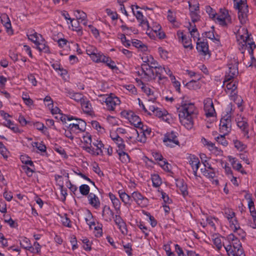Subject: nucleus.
Masks as SVG:
<instances>
[{
	"mask_svg": "<svg viewBox=\"0 0 256 256\" xmlns=\"http://www.w3.org/2000/svg\"><path fill=\"white\" fill-rule=\"evenodd\" d=\"M62 224L68 228H71L72 224L70 219L67 216L66 214H65L64 216L62 217L61 220Z\"/></svg>",
	"mask_w": 256,
	"mask_h": 256,
	"instance_id": "nucleus-57",
	"label": "nucleus"
},
{
	"mask_svg": "<svg viewBox=\"0 0 256 256\" xmlns=\"http://www.w3.org/2000/svg\"><path fill=\"white\" fill-rule=\"evenodd\" d=\"M238 62L237 58L231 59L228 64V70L225 76V82L234 79L238 74Z\"/></svg>",
	"mask_w": 256,
	"mask_h": 256,
	"instance_id": "nucleus-8",
	"label": "nucleus"
},
{
	"mask_svg": "<svg viewBox=\"0 0 256 256\" xmlns=\"http://www.w3.org/2000/svg\"><path fill=\"white\" fill-rule=\"evenodd\" d=\"M204 110L206 117H211L216 113L212 99L206 98L204 100Z\"/></svg>",
	"mask_w": 256,
	"mask_h": 256,
	"instance_id": "nucleus-17",
	"label": "nucleus"
},
{
	"mask_svg": "<svg viewBox=\"0 0 256 256\" xmlns=\"http://www.w3.org/2000/svg\"><path fill=\"white\" fill-rule=\"evenodd\" d=\"M132 198L141 207H146L148 204V199L138 191L133 192L132 194Z\"/></svg>",
	"mask_w": 256,
	"mask_h": 256,
	"instance_id": "nucleus-15",
	"label": "nucleus"
},
{
	"mask_svg": "<svg viewBox=\"0 0 256 256\" xmlns=\"http://www.w3.org/2000/svg\"><path fill=\"white\" fill-rule=\"evenodd\" d=\"M206 10L207 14L209 15L210 17L213 20H215L216 16L217 15L216 12L212 8L209 6L206 7Z\"/></svg>",
	"mask_w": 256,
	"mask_h": 256,
	"instance_id": "nucleus-51",
	"label": "nucleus"
},
{
	"mask_svg": "<svg viewBox=\"0 0 256 256\" xmlns=\"http://www.w3.org/2000/svg\"><path fill=\"white\" fill-rule=\"evenodd\" d=\"M32 146L34 147H36L37 149L42 152L41 155H47L46 146L43 144L42 142H34L32 144Z\"/></svg>",
	"mask_w": 256,
	"mask_h": 256,
	"instance_id": "nucleus-32",
	"label": "nucleus"
},
{
	"mask_svg": "<svg viewBox=\"0 0 256 256\" xmlns=\"http://www.w3.org/2000/svg\"><path fill=\"white\" fill-rule=\"evenodd\" d=\"M110 137L113 142L117 145L118 150H124L126 148V145L124 143V141L119 135H118L116 133H111L110 134Z\"/></svg>",
	"mask_w": 256,
	"mask_h": 256,
	"instance_id": "nucleus-22",
	"label": "nucleus"
},
{
	"mask_svg": "<svg viewBox=\"0 0 256 256\" xmlns=\"http://www.w3.org/2000/svg\"><path fill=\"white\" fill-rule=\"evenodd\" d=\"M80 20H74L73 22H72V24H72V26L73 28L72 29L74 30H76L77 32H78L79 33V34H82V28L80 26H78V23H80Z\"/></svg>",
	"mask_w": 256,
	"mask_h": 256,
	"instance_id": "nucleus-55",
	"label": "nucleus"
},
{
	"mask_svg": "<svg viewBox=\"0 0 256 256\" xmlns=\"http://www.w3.org/2000/svg\"><path fill=\"white\" fill-rule=\"evenodd\" d=\"M22 98L26 105L29 106L33 105V100L30 98L29 96H28V94H23Z\"/></svg>",
	"mask_w": 256,
	"mask_h": 256,
	"instance_id": "nucleus-58",
	"label": "nucleus"
},
{
	"mask_svg": "<svg viewBox=\"0 0 256 256\" xmlns=\"http://www.w3.org/2000/svg\"><path fill=\"white\" fill-rule=\"evenodd\" d=\"M232 110L231 108H228L220 121V131L224 134H228L232 129Z\"/></svg>",
	"mask_w": 256,
	"mask_h": 256,
	"instance_id": "nucleus-6",
	"label": "nucleus"
},
{
	"mask_svg": "<svg viewBox=\"0 0 256 256\" xmlns=\"http://www.w3.org/2000/svg\"><path fill=\"white\" fill-rule=\"evenodd\" d=\"M214 20L220 25L226 26L231 23V18L228 10L225 8H221Z\"/></svg>",
	"mask_w": 256,
	"mask_h": 256,
	"instance_id": "nucleus-11",
	"label": "nucleus"
},
{
	"mask_svg": "<svg viewBox=\"0 0 256 256\" xmlns=\"http://www.w3.org/2000/svg\"><path fill=\"white\" fill-rule=\"evenodd\" d=\"M177 36L179 39V40H181L185 48H188L190 50L193 48V46L192 44V40L188 36H186L184 34L182 31L179 30L177 32Z\"/></svg>",
	"mask_w": 256,
	"mask_h": 256,
	"instance_id": "nucleus-18",
	"label": "nucleus"
},
{
	"mask_svg": "<svg viewBox=\"0 0 256 256\" xmlns=\"http://www.w3.org/2000/svg\"><path fill=\"white\" fill-rule=\"evenodd\" d=\"M196 48L200 54L203 56L208 54V56H210V52L206 39L203 38L202 40H200V41L196 42Z\"/></svg>",
	"mask_w": 256,
	"mask_h": 256,
	"instance_id": "nucleus-16",
	"label": "nucleus"
},
{
	"mask_svg": "<svg viewBox=\"0 0 256 256\" xmlns=\"http://www.w3.org/2000/svg\"><path fill=\"white\" fill-rule=\"evenodd\" d=\"M92 127L96 130L99 132L103 134L105 132L104 128L101 126L100 123L96 120H92Z\"/></svg>",
	"mask_w": 256,
	"mask_h": 256,
	"instance_id": "nucleus-46",
	"label": "nucleus"
},
{
	"mask_svg": "<svg viewBox=\"0 0 256 256\" xmlns=\"http://www.w3.org/2000/svg\"><path fill=\"white\" fill-rule=\"evenodd\" d=\"M188 162L192 168H199L200 162L198 158L194 155L190 154L188 158Z\"/></svg>",
	"mask_w": 256,
	"mask_h": 256,
	"instance_id": "nucleus-30",
	"label": "nucleus"
},
{
	"mask_svg": "<svg viewBox=\"0 0 256 256\" xmlns=\"http://www.w3.org/2000/svg\"><path fill=\"white\" fill-rule=\"evenodd\" d=\"M66 128H67L66 129L64 130V136L66 138H70V140H73L74 139L75 134H74L72 130V129L69 126H66Z\"/></svg>",
	"mask_w": 256,
	"mask_h": 256,
	"instance_id": "nucleus-53",
	"label": "nucleus"
},
{
	"mask_svg": "<svg viewBox=\"0 0 256 256\" xmlns=\"http://www.w3.org/2000/svg\"><path fill=\"white\" fill-rule=\"evenodd\" d=\"M85 220L90 229L92 228V226H95L96 224L94 220L93 216L91 212H88V216L85 218Z\"/></svg>",
	"mask_w": 256,
	"mask_h": 256,
	"instance_id": "nucleus-48",
	"label": "nucleus"
},
{
	"mask_svg": "<svg viewBox=\"0 0 256 256\" xmlns=\"http://www.w3.org/2000/svg\"><path fill=\"white\" fill-rule=\"evenodd\" d=\"M106 56L102 52H98V50L96 52H95L94 54H93L90 58L94 62L100 63L102 62L104 60Z\"/></svg>",
	"mask_w": 256,
	"mask_h": 256,
	"instance_id": "nucleus-29",
	"label": "nucleus"
},
{
	"mask_svg": "<svg viewBox=\"0 0 256 256\" xmlns=\"http://www.w3.org/2000/svg\"><path fill=\"white\" fill-rule=\"evenodd\" d=\"M108 196L112 201V206L114 207L116 213L120 212V200L116 196L110 192L108 194Z\"/></svg>",
	"mask_w": 256,
	"mask_h": 256,
	"instance_id": "nucleus-28",
	"label": "nucleus"
},
{
	"mask_svg": "<svg viewBox=\"0 0 256 256\" xmlns=\"http://www.w3.org/2000/svg\"><path fill=\"white\" fill-rule=\"evenodd\" d=\"M238 81L234 80V78L230 80L225 82V78L223 82V87H225L224 91L228 94L232 99L234 100L238 94Z\"/></svg>",
	"mask_w": 256,
	"mask_h": 256,
	"instance_id": "nucleus-9",
	"label": "nucleus"
},
{
	"mask_svg": "<svg viewBox=\"0 0 256 256\" xmlns=\"http://www.w3.org/2000/svg\"><path fill=\"white\" fill-rule=\"evenodd\" d=\"M234 232H236L242 238H244L246 236L244 231L242 229L240 226H238L236 228L233 229Z\"/></svg>",
	"mask_w": 256,
	"mask_h": 256,
	"instance_id": "nucleus-61",
	"label": "nucleus"
},
{
	"mask_svg": "<svg viewBox=\"0 0 256 256\" xmlns=\"http://www.w3.org/2000/svg\"><path fill=\"white\" fill-rule=\"evenodd\" d=\"M164 72V71L162 70V68H158L154 73V78L158 77V82L159 84L162 86H165L168 82V78L163 73Z\"/></svg>",
	"mask_w": 256,
	"mask_h": 256,
	"instance_id": "nucleus-20",
	"label": "nucleus"
},
{
	"mask_svg": "<svg viewBox=\"0 0 256 256\" xmlns=\"http://www.w3.org/2000/svg\"><path fill=\"white\" fill-rule=\"evenodd\" d=\"M1 22L4 26L6 28V32L9 35H12L14 34L12 28L10 20L8 16L6 14H3L0 16Z\"/></svg>",
	"mask_w": 256,
	"mask_h": 256,
	"instance_id": "nucleus-19",
	"label": "nucleus"
},
{
	"mask_svg": "<svg viewBox=\"0 0 256 256\" xmlns=\"http://www.w3.org/2000/svg\"><path fill=\"white\" fill-rule=\"evenodd\" d=\"M177 186L180 188L182 194L184 196H186L188 194V192L187 190V186L186 184H184V182L182 180H180L178 182V183L177 184Z\"/></svg>",
	"mask_w": 256,
	"mask_h": 256,
	"instance_id": "nucleus-37",
	"label": "nucleus"
},
{
	"mask_svg": "<svg viewBox=\"0 0 256 256\" xmlns=\"http://www.w3.org/2000/svg\"><path fill=\"white\" fill-rule=\"evenodd\" d=\"M229 159L234 169L239 170L242 168V166L240 163L236 162V158L230 157Z\"/></svg>",
	"mask_w": 256,
	"mask_h": 256,
	"instance_id": "nucleus-56",
	"label": "nucleus"
},
{
	"mask_svg": "<svg viewBox=\"0 0 256 256\" xmlns=\"http://www.w3.org/2000/svg\"><path fill=\"white\" fill-rule=\"evenodd\" d=\"M202 34L204 37L208 38L214 41L217 42H220L219 39L218 38L215 37L213 30L206 32Z\"/></svg>",
	"mask_w": 256,
	"mask_h": 256,
	"instance_id": "nucleus-49",
	"label": "nucleus"
},
{
	"mask_svg": "<svg viewBox=\"0 0 256 256\" xmlns=\"http://www.w3.org/2000/svg\"><path fill=\"white\" fill-rule=\"evenodd\" d=\"M138 226L142 230V232L144 234L145 238L148 237L149 235V230L148 228L144 225V224L142 222H140L138 224Z\"/></svg>",
	"mask_w": 256,
	"mask_h": 256,
	"instance_id": "nucleus-62",
	"label": "nucleus"
},
{
	"mask_svg": "<svg viewBox=\"0 0 256 256\" xmlns=\"http://www.w3.org/2000/svg\"><path fill=\"white\" fill-rule=\"evenodd\" d=\"M206 223L205 222H200V224L203 226L205 227L208 224L212 227L214 230H216V224H218V219L215 217L212 216H206Z\"/></svg>",
	"mask_w": 256,
	"mask_h": 256,
	"instance_id": "nucleus-26",
	"label": "nucleus"
},
{
	"mask_svg": "<svg viewBox=\"0 0 256 256\" xmlns=\"http://www.w3.org/2000/svg\"><path fill=\"white\" fill-rule=\"evenodd\" d=\"M233 143L234 144V146L235 148H236L237 149V150L240 152L243 151L246 148V145H245L242 142L238 140L237 139L234 140Z\"/></svg>",
	"mask_w": 256,
	"mask_h": 256,
	"instance_id": "nucleus-38",
	"label": "nucleus"
},
{
	"mask_svg": "<svg viewBox=\"0 0 256 256\" xmlns=\"http://www.w3.org/2000/svg\"><path fill=\"white\" fill-rule=\"evenodd\" d=\"M126 134V138H128V140H135L136 134H138V131L135 128H132L129 132V133L128 132Z\"/></svg>",
	"mask_w": 256,
	"mask_h": 256,
	"instance_id": "nucleus-42",
	"label": "nucleus"
},
{
	"mask_svg": "<svg viewBox=\"0 0 256 256\" xmlns=\"http://www.w3.org/2000/svg\"><path fill=\"white\" fill-rule=\"evenodd\" d=\"M28 39L34 42L36 48L40 52L46 54L50 53V48L47 42L44 39L42 35L36 32H32V34H28Z\"/></svg>",
	"mask_w": 256,
	"mask_h": 256,
	"instance_id": "nucleus-3",
	"label": "nucleus"
},
{
	"mask_svg": "<svg viewBox=\"0 0 256 256\" xmlns=\"http://www.w3.org/2000/svg\"><path fill=\"white\" fill-rule=\"evenodd\" d=\"M201 142L204 146H207L210 150H213L215 148L214 144L208 141L204 138H202Z\"/></svg>",
	"mask_w": 256,
	"mask_h": 256,
	"instance_id": "nucleus-59",
	"label": "nucleus"
},
{
	"mask_svg": "<svg viewBox=\"0 0 256 256\" xmlns=\"http://www.w3.org/2000/svg\"><path fill=\"white\" fill-rule=\"evenodd\" d=\"M88 203L96 209L100 208V202L99 198L94 193L90 192L88 196Z\"/></svg>",
	"mask_w": 256,
	"mask_h": 256,
	"instance_id": "nucleus-24",
	"label": "nucleus"
},
{
	"mask_svg": "<svg viewBox=\"0 0 256 256\" xmlns=\"http://www.w3.org/2000/svg\"><path fill=\"white\" fill-rule=\"evenodd\" d=\"M21 168L28 177H31L36 170L34 168H30L26 165H22Z\"/></svg>",
	"mask_w": 256,
	"mask_h": 256,
	"instance_id": "nucleus-40",
	"label": "nucleus"
},
{
	"mask_svg": "<svg viewBox=\"0 0 256 256\" xmlns=\"http://www.w3.org/2000/svg\"><path fill=\"white\" fill-rule=\"evenodd\" d=\"M149 110H151L156 116L162 118V120L165 121L167 120V118H165V117H166L168 114V112L166 110H162L160 108L154 106H149Z\"/></svg>",
	"mask_w": 256,
	"mask_h": 256,
	"instance_id": "nucleus-23",
	"label": "nucleus"
},
{
	"mask_svg": "<svg viewBox=\"0 0 256 256\" xmlns=\"http://www.w3.org/2000/svg\"><path fill=\"white\" fill-rule=\"evenodd\" d=\"M79 190L82 196H86L90 194V188L87 184H82L79 188Z\"/></svg>",
	"mask_w": 256,
	"mask_h": 256,
	"instance_id": "nucleus-43",
	"label": "nucleus"
},
{
	"mask_svg": "<svg viewBox=\"0 0 256 256\" xmlns=\"http://www.w3.org/2000/svg\"><path fill=\"white\" fill-rule=\"evenodd\" d=\"M74 14L76 18L79 20H84V19H86L87 18L86 14L83 11L80 10H76Z\"/></svg>",
	"mask_w": 256,
	"mask_h": 256,
	"instance_id": "nucleus-47",
	"label": "nucleus"
},
{
	"mask_svg": "<svg viewBox=\"0 0 256 256\" xmlns=\"http://www.w3.org/2000/svg\"><path fill=\"white\" fill-rule=\"evenodd\" d=\"M168 20L170 22H176V13L169 10L168 12Z\"/></svg>",
	"mask_w": 256,
	"mask_h": 256,
	"instance_id": "nucleus-64",
	"label": "nucleus"
},
{
	"mask_svg": "<svg viewBox=\"0 0 256 256\" xmlns=\"http://www.w3.org/2000/svg\"><path fill=\"white\" fill-rule=\"evenodd\" d=\"M117 152L119 156L120 160L124 164H127L130 161V157L128 154L124 152V150H117Z\"/></svg>",
	"mask_w": 256,
	"mask_h": 256,
	"instance_id": "nucleus-31",
	"label": "nucleus"
},
{
	"mask_svg": "<svg viewBox=\"0 0 256 256\" xmlns=\"http://www.w3.org/2000/svg\"><path fill=\"white\" fill-rule=\"evenodd\" d=\"M31 244L30 240L26 237H22L20 240V244L22 248L26 249Z\"/></svg>",
	"mask_w": 256,
	"mask_h": 256,
	"instance_id": "nucleus-54",
	"label": "nucleus"
},
{
	"mask_svg": "<svg viewBox=\"0 0 256 256\" xmlns=\"http://www.w3.org/2000/svg\"><path fill=\"white\" fill-rule=\"evenodd\" d=\"M151 179L154 187L158 188L160 186L162 183V180L158 174H152L151 176Z\"/></svg>",
	"mask_w": 256,
	"mask_h": 256,
	"instance_id": "nucleus-34",
	"label": "nucleus"
},
{
	"mask_svg": "<svg viewBox=\"0 0 256 256\" xmlns=\"http://www.w3.org/2000/svg\"><path fill=\"white\" fill-rule=\"evenodd\" d=\"M180 123L188 129L193 126V118L198 114L194 104L182 100L180 106L177 108Z\"/></svg>",
	"mask_w": 256,
	"mask_h": 256,
	"instance_id": "nucleus-1",
	"label": "nucleus"
},
{
	"mask_svg": "<svg viewBox=\"0 0 256 256\" xmlns=\"http://www.w3.org/2000/svg\"><path fill=\"white\" fill-rule=\"evenodd\" d=\"M102 63L106 64L112 70L118 69L114 62L108 56H106V58H104V60L103 61Z\"/></svg>",
	"mask_w": 256,
	"mask_h": 256,
	"instance_id": "nucleus-39",
	"label": "nucleus"
},
{
	"mask_svg": "<svg viewBox=\"0 0 256 256\" xmlns=\"http://www.w3.org/2000/svg\"><path fill=\"white\" fill-rule=\"evenodd\" d=\"M178 134L174 131L167 132L164 136L163 142L166 145L170 148L176 145H179L180 142L178 139Z\"/></svg>",
	"mask_w": 256,
	"mask_h": 256,
	"instance_id": "nucleus-12",
	"label": "nucleus"
},
{
	"mask_svg": "<svg viewBox=\"0 0 256 256\" xmlns=\"http://www.w3.org/2000/svg\"><path fill=\"white\" fill-rule=\"evenodd\" d=\"M226 134H220L218 136L215 138L216 140L220 144L222 145L223 146H226L228 144V142L226 139L225 136Z\"/></svg>",
	"mask_w": 256,
	"mask_h": 256,
	"instance_id": "nucleus-44",
	"label": "nucleus"
},
{
	"mask_svg": "<svg viewBox=\"0 0 256 256\" xmlns=\"http://www.w3.org/2000/svg\"><path fill=\"white\" fill-rule=\"evenodd\" d=\"M240 119V120H239V118L238 119L237 125L242 132L244 136L248 139L250 138L248 129V124L244 118H242Z\"/></svg>",
	"mask_w": 256,
	"mask_h": 256,
	"instance_id": "nucleus-21",
	"label": "nucleus"
},
{
	"mask_svg": "<svg viewBox=\"0 0 256 256\" xmlns=\"http://www.w3.org/2000/svg\"><path fill=\"white\" fill-rule=\"evenodd\" d=\"M130 122L132 123L134 126L136 128H140L142 126V123L140 122V118L137 116H132V120Z\"/></svg>",
	"mask_w": 256,
	"mask_h": 256,
	"instance_id": "nucleus-52",
	"label": "nucleus"
},
{
	"mask_svg": "<svg viewBox=\"0 0 256 256\" xmlns=\"http://www.w3.org/2000/svg\"><path fill=\"white\" fill-rule=\"evenodd\" d=\"M228 244H224V247L228 254V248L230 250L232 251V253H238L239 256H243L242 252H244L242 243L238 238H236L234 234H230L228 237Z\"/></svg>",
	"mask_w": 256,
	"mask_h": 256,
	"instance_id": "nucleus-5",
	"label": "nucleus"
},
{
	"mask_svg": "<svg viewBox=\"0 0 256 256\" xmlns=\"http://www.w3.org/2000/svg\"><path fill=\"white\" fill-rule=\"evenodd\" d=\"M120 198L122 201L126 206H130L132 202V196H130L122 190H120L118 192Z\"/></svg>",
	"mask_w": 256,
	"mask_h": 256,
	"instance_id": "nucleus-27",
	"label": "nucleus"
},
{
	"mask_svg": "<svg viewBox=\"0 0 256 256\" xmlns=\"http://www.w3.org/2000/svg\"><path fill=\"white\" fill-rule=\"evenodd\" d=\"M104 146V144L100 140L94 138L92 145L85 146L84 147V149L92 156H102L103 155L102 148Z\"/></svg>",
	"mask_w": 256,
	"mask_h": 256,
	"instance_id": "nucleus-7",
	"label": "nucleus"
},
{
	"mask_svg": "<svg viewBox=\"0 0 256 256\" xmlns=\"http://www.w3.org/2000/svg\"><path fill=\"white\" fill-rule=\"evenodd\" d=\"M142 73L138 72L139 75L142 76V78L146 81H150L152 79H154L155 71L148 64H142Z\"/></svg>",
	"mask_w": 256,
	"mask_h": 256,
	"instance_id": "nucleus-13",
	"label": "nucleus"
},
{
	"mask_svg": "<svg viewBox=\"0 0 256 256\" xmlns=\"http://www.w3.org/2000/svg\"><path fill=\"white\" fill-rule=\"evenodd\" d=\"M114 212L108 206L105 205L102 208V216L107 222H110L114 218Z\"/></svg>",
	"mask_w": 256,
	"mask_h": 256,
	"instance_id": "nucleus-25",
	"label": "nucleus"
},
{
	"mask_svg": "<svg viewBox=\"0 0 256 256\" xmlns=\"http://www.w3.org/2000/svg\"><path fill=\"white\" fill-rule=\"evenodd\" d=\"M70 98L74 100L76 102H81L83 100V96L80 92H74L70 97Z\"/></svg>",
	"mask_w": 256,
	"mask_h": 256,
	"instance_id": "nucleus-60",
	"label": "nucleus"
},
{
	"mask_svg": "<svg viewBox=\"0 0 256 256\" xmlns=\"http://www.w3.org/2000/svg\"><path fill=\"white\" fill-rule=\"evenodd\" d=\"M126 134V138H128V140H135L136 134H138V131L135 128H132L129 132V133L128 132Z\"/></svg>",
	"mask_w": 256,
	"mask_h": 256,
	"instance_id": "nucleus-41",
	"label": "nucleus"
},
{
	"mask_svg": "<svg viewBox=\"0 0 256 256\" xmlns=\"http://www.w3.org/2000/svg\"><path fill=\"white\" fill-rule=\"evenodd\" d=\"M132 46L136 48H140L142 51H146L148 50L147 46L140 40H134L132 42Z\"/></svg>",
	"mask_w": 256,
	"mask_h": 256,
	"instance_id": "nucleus-35",
	"label": "nucleus"
},
{
	"mask_svg": "<svg viewBox=\"0 0 256 256\" xmlns=\"http://www.w3.org/2000/svg\"><path fill=\"white\" fill-rule=\"evenodd\" d=\"M106 109L109 111H114L116 107L120 104L119 98L116 96L110 95L106 98L104 101Z\"/></svg>",
	"mask_w": 256,
	"mask_h": 256,
	"instance_id": "nucleus-14",
	"label": "nucleus"
},
{
	"mask_svg": "<svg viewBox=\"0 0 256 256\" xmlns=\"http://www.w3.org/2000/svg\"><path fill=\"white\" fill-rule=\"evenodd\" d=\"M237 42L239 46L238 48L242 53H244V50L247 48L250 56L252 62H256L254 56V50L256 48L252 38L248 34V30L244 28H240L236 34Z\"/></svg>",
	"mask_w": 256,
	"mask_h": 256,
	"instance_id": "nucleus-2",
	"label": "nucleus"
},
{
	"mask_svg": "<svg viewBox=\"0 0 256 256\" xmlns=\"http://www.w3.org/2000/svg\"><path fill=\"white\" fill-rule=\"evenodd\" d=\"M206 161L204 163V176L209 178H214L216 176L215 172L214 170H208L206 168Z\"/></svg>",
	"mask_w": 256,
	"mask_h": 256,
	"instance_id": "nucleus-45",
	"label": "nucleus"
},
{
	"mask_svg": "<svg viewBox=\"0 0 256 256\" xmlns=\"http://www.w3.org/2000/svg\"><path fill=\"white\" fill-rule=\"evenodd\" d=\"M212 240L214 244L216 246L218 250H220L224 244H225L224 243L222 244L220 238L216 235L213 236Z\"/></svg>",
	"mask_w": 256,
	"mask_h": 256,
	"instance_id": "nucleus-36",
	"label": "nucleus"
},
{
	"mask_svg": "<svg viewBox=\"0 0 256 256\" xmlns=\"http://www.w3.org/2000/svg\"><path fill=\"white\" fill-rule=\"evenodd\" d=\"M234 8L238 10V18L242 24L248 21V6L246 0H234Z\"/></svg>",
	"mask_w": 256,
	"mask_h": 256,
	"instance_id": "nucleus-4",
	"label": "nucleus"
},
{
	"mask_svg": "<svg viewBox=\"0 0 256 256\" xmlns=\"http://www.w3.org/2000/svg\"><path fill=\"white\" fill-rule=\"evenodd\" d=\"M84 112L86 114H90L92 112V105L90 102L85 100L84 98L80 102Z\"/></svg>",
	"mask_w": 256,
	"mask_h": 256,
	"instance_id": "nucleus-33",
	"label": "nucleus"
},
{
	"mask_svg": "<svg viewBox=\"0 0 256 256\" xmlns=\"http://www.w3.org/2000/svg\"><path fill=\"white\" fill-rule=\"evenodd\" d=\"M75 120L72 123L68 124L75 136H78L80 134L84 132L86 130V123L80 118H76L74 117Z\"/></svg>",
	"mask_w": 256,
	"mask_h": 256,
	"instance_id": "nucleus-10",
	"label": "nucleus"
},
{
	"mask_svg": "<svg viewBox=\"0 0 256 256\" xmlns=\"http://www.w3.org/2000/svg\"><path fill=\"white\" fill-rule=\"evenodd\" d=\"M118 38L120 40L124 46L126 48L130 46V40L126 39L124 34H118Z\"/></svg>",
	"mask_w": 256,
	"mask_h": 256,
	"instance_id": "nucleus-50",
	"label": "nucleus"
},
{
	"mask_svg": "<svg viewBox=\"0 0 256 256\" xmlns=\"http://www.w3.org/2000/svg\"><path fill=\"white\" fill-rule=\"evenodd\" d=\"M98 50L96 48L92 46L89 45L86 47V54L90 57L95 52H96Z\"/></svg>",
	"mask_w": 256,
	"mask_h": 256,
	"instance_id": "nucleus-63",
	"label": "nucleus"
}]
</instances>
